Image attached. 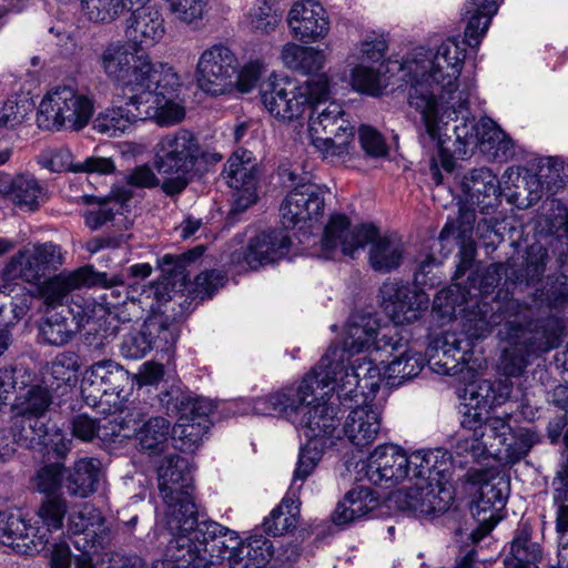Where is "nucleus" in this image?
<instances>
[{
    "label": "nucleus",
    "instance_id": "obj_16",
    "mask_svg": "<svg viewBox=\"0 0 568 568\" xmlns=\"http://www.w3.org/2000/svg\"><path fill=\"white\" fill-rule=\"evenodd\" d=\"M379 306L396 325L418 320L428 307V296L423 290L395 280L383 283L378 293Z\"/></svg>",
    "mask_w": 568,
    "mask_h": 568
},
{
    "label": "nucleus",
    "instance_id": "obj_49",
    "mask_svg": "<svg viewBox=\"0 0 568 568\" xmlns=\"http://www.w3.org/2000/svg\"><path fill=\"white\" fill-rule=\"evenodd\" d=\"M140 2L141 0H81V10L92 22L110 23Z\"/></svg>",
    "mask_w": 568,
    "mask_h": 568
},
{
    "label": "nucleus",
    "instance_id": "obj_31",
    "mask_svg": "<svg viewBox=\"0 0 568 568\" xmlns=\"http://www.w3.org/2000/svg\"><path fill=\"white\" fill-rule=\"evenodd\" d=\"M323 393H317V400L308 404L301 419L298 426L304 430V435L308 439L331 438L334 437L339 419L337 418V410L334 406L328 405L322 398L327 388L322 389Z\"/></svg>",
    "mask_w": 568,
    "mask_h": 568
},
{
    "label": "nucleus",
    "instance_id": "obj_22",
    "mask_svg": "<svg viewBox=\"0 0 568 568\" xmlns=\"http://www.w3.org/2000/svg\"><path fill=\"white\" fill-rule=\"evenodd\" d=\"M223 179L234 190V210L244 211L257 199V174L246 151L234 152L227 160L223 170Z\"/></svg>",
    "mask_w": 568,
    "mask_h": 568
},
{
    "label": "nucleus",
    "instance_id": "obj_29",
    "mask_svg": "<svg viewBox=\"0 0 568 568\" xmlns=\"http://www.w3.org/2000/svg\"><path fill=\"white\" fill-rule=\"evenodd\" d=\"M291 240L283 230L263 232L250 241L244 260L252 270L281 260L287 252Z\"/></svg>",
    "mask_w": 568,
    "mask_h": 568
},
{
    "label": "nucleus",
    "instance_id": "obj_62",
    "mask_svg": "<svg viewBox=\"0 0 568 568\" xmlns=\"http://www.w3.org/2000/svg\"><path fill=\"white\" fill-rule=\"evenodd\" d=\"M170 12L181 22L197 24L204 18L210 0H165Z\"/></svg>",
    "mask_w": 568,
    "mask_h": 568
},
{
    "label": "nucleus",
    "instance_id": "obj_13",
    "mask_svg": "<svg viewBox=\"0 0 568 568\" xmlns=\"http://www.w3.org/2000/svg\"><path fill=\"white\" fill-rule=\"evenodd\" d=\"M281 175L295 185L280 206L281 222L285 229L295 227L322 215L324 194L316 184L298 181L297 174L290 168L281 169Z\"/></svg>",
    "mask_w": 568,
    "mask_h": 568
},
{
    "label": "nucleus",
    "instance_id": "obj_57",
    "mask_svg": "<svg viewBox=\"0 0 568 568\" xmlns=\"http://www.w3.org/2000/svg\"><path fill=\"white\" fill-rule=\"evenodd\" d=\"M425 364L423 355L418 352H405L400 356L394 358L386 367L385 374L392 384H400L405 379L417 376Z\"/></svg>",
    "mask_w": 568,
    "mask_h": 568
},
{
    "label": "nucleus",
    "instance_id": "obj_24",
    "mask_svg": "<svg viewBox=\"0 0 568 568\" xmlns=\"http://www.w3.org/2000/svg\"><path fill=\"white\" fill-rule=\"evenodd\" d=\"M287 24L294 38L315 42L329 31V20L323 6L313 0L296 1L287 13Z\"/></svg>",
    "mask_w": 568,
    "mask_h": 568
},
{
    "label": "nucleus",
    "instance_id": "obj_30",
    "mask_svg": "<svg viewBox=\"0 0 568 568\" xmlns=\"http://www.w3.org/2000/svg\"><path fill=\"white\" fill-rule=\"evenodd\" d=\"M381 412L374 405L357 406L349 412L343 425L346 438L354 446L363 448L377 438L381 430Z\"/></svg>",
    "mask_w": 568,
    "mask_h": 568
},
{
    "label": "nucleus",
    "instance_id": "obj_2",
    "mask_svg": "<svg viewBox=\"0 0 568 568\" xmlns=\"http://www.w3.org/2000/svg\"><path fill=\"white\" fill-rule=\"evenodd\" d=\"M462 432L454 446L455 454L465 458L459 466L494 455L507 464H516L539 442L531 429L513 428L509 417H484L477 408H467L460 419Z\"/></svg>",
    "mask_w": 568,
    "mask_h": 568
},
{
    "label": "nucleus",
    "instance_id": "obj_9",
    "mask_svg": "<svg viewBox=\"0 0 568 568\" xmlns=\"http://www.w3.org/2000/svg\"><path fill=\"white\" fill-rule=\"evenodd\" d=\"M98 64L106 79L124 92L141 85L155 65L145 52L134 51L122 41L106 44L98 57Z\"/></svg>",
    "mask_w": 568,
    "mask_h": 568
},
{
    "label": "nucleus",
    "instance_id": "obj_61",
    "mask_svg": "<svg viewBox=\"0 0 568 568\" xmlns=\"http://www.w3.org/2000/svg\"><path fill=\"white\" fill-rule=\"evenodd\" d=\"M115 200H103L99 202V207L95 210L88 211L84 215L85 224L97 230L106 222L111 221L114 216L115 206L123 204L132 197V192L126 189H121L113 192Z\"/></svg>",
    "mask_w": 568,
    "mask_h": 568
},
{
    "label": "nucleus",
    "instance_id": "obj_45",
    "mask_svg": "<svg viewBox=\"0 0 568 568\" xmlns=\"http://www.w3.org/2000/svg\"><path fill=\"white\" fill-rule=\"evenodd\" d=\"M13 404L11 405L12 416L26 418H42L52 404V395L48 387L32 385L28 388H19Z\"/></svg>",
    "mask_w": 568,
    "mask_h": 568
},
{
    "label": "nucleus",
    "instance_id": "obj_37",
    "mask_svg": "<svg viewBox=\"0 0 568 568\" xmlns=\"http://www.w3.org/2000/svg\"><path fill=\"white\" fill-rule=\"evenodd\" d=\"M273 556L271 540L262 535H252L245 540L240 538L239 545L227 556L229 568H264Z\"/></svg>",
    "mask_w": 568,
    "mask_h": 568
},
{
    "label": "nucleus",
    "instance_id": "obj_47",
    "mask_svg": "<svg viewBox=\"0 0 568 568\" xmlns=\"http://www.w3.org/2000/svg\"><path fill=\"white\" fill-rule=\"evenodd\" d=\"M497 3L494 0H469L466 4L468 22L465 29V38L469 47L479 44L480 38L486 33L491 17L497 12Z\"/></svg>",
    "mask_w": 568,
    "mask_h": 568
},
{
    "label": "nucleus",
    "instance_id": "obj_33",
    "mask_svg": "<svg viewBox=\"0 0 568 568\" xmlns=\"http://www.w3.org/2000/svg\"><path fill=\"white\" fill-rule=\"evenodd\" d=\"M369 244L368 264L381 274H387L397 270L405 258V245L396 235H381L375 227V234Z\"/></svg>",
    "mask_w": 568,
    "mask_h": 568
},
{
    "label": "nucleus",
    "instance_id": "obj_36",
    "mask_svg": "<svg viewBox=\"0 0 568 568\" xmlns=\"http://www.w3.org/2000/svg\"><path fill=\"white\" fill-rule=\"evenodd\" d=\"M40 164L51 172H88L108 174L114 170V163L108 158H88L73 164L72 154L67 149L49 150L40 155Z\"/></svg>",
    "mask_w": 568,
    "mask_h": 568
},
{
    "label": "nucleus",
    "instance_id": "obj_7",
    "mask_svg": "<svg viewBox=\"0 0 568 568\" xmlns=\"http://www.w3.org/2000/svg\"><path fill=\"white\" fill-rule=\"evenodd\" d=\"M322 368V383L327 390L337 392L339 396H356L357 389L364 394L365 389L374 390L379 386V368L366 357L349 362L345 349L333 346L318 362Z\"/></svg>",
    "mask_w": 568,
    "mask_h": 568
},
{
    "label": "nucleus",
    "instance_id": "obj_26",
    "mask_svg": "<svg viewBox=\"0 0 568 568\" xmlns=\"http://www.w3.org/2000/svg\"><path fill=\"white\" fill-rule=\"evenodd\" d=\"M460 187L465 203L478 207L481 213H489L499 203V181L489 169L471 170L464 175Z\"/></svg>",
    "mask_w": 568,
    "mask_h": 568
},
{
    "label": "nucleus",
    "instance_id": "obj_43",
    "mask_svg": "<svg viewBox=\"0 0 568 568\" xmlns=\"http://www.w3.org/2000/svg\"><path fill=\"white\" fill-rule=\"evenodd\" d=\"M378 328L377 318L371 314L353 316L347 325L344 346L339 348L345 349L346 355L371 349L377 344Z\"/></svg>",
    "mask_w": 568,
    "mask_h": 568
},
{
    "label": "nucleus",
    "instance_id": "obj_52",
    "mask_svg": "<svg viewBox=\"0 0 568 568\" xmlns=\"http://www.w3.org/2000/svg\"><path fill=\"white\" fill-rule=\"evenodd\" d=\"M10 432L13 439L26 448L42 446L49 435L42 418H26L19 416L11 417Z\"/></svg>",
    "mask_w": 568,
    "mask_h": 568
},
{
    "label": "nucleus",
    "instance_id": "obj_28",
    "mask_svg": "<svg viewBox=\"0 0 568 568\" xmlns=\"http://www.w3.org/2000/svg\"><path fill=\"white\" fill-rule=\"evenodd\" d=\"M141 414L139 412H130L124 417H115L106 420L104 425H100L97 419L91 418L87 414H80L72 418L71 430L72 435L83 442H91L95 437L106 440L111 437L130 438L131 433L122 429L124 426L129 427L131 422L134 425L141 420Z\"/></svg>",
    "mask_w": 568,
    "mask_h": 568
},
{
    "label": "nucleus",
    "instance_id": "obj_19",
    "mask_svg": "<svg viewBox=\"0 0 568 568\" xmlns=\"http://www.w3.org/2000/svg\"><path fill=\"white\" fill-rule=\"evenodd\" d=\"M114 286L122 285L124 281L115 275L108 281L105 273H98L92 266L79 267L73 272L60 273L39 286V296L47 305H61L69 295L83 286L93 285Z\"/></svg>",
    "mask_w": 568,
    "mask_h": 568
},
{
    "label": "nucleus",
    "instance_id": "obj_35",
    "mask_svg": "<svg viewBox=\"0 0 568 568\" xmlns=\"http://www.w3.org/2000/svg\"><path fill=\"white\" fill-rule=\"evenodd\" d=\"M516 298H506L504 302L496 301L495 306L487 304L478 305L477 311L469 312L466 315L464 331L469 338L478 339L485 337L493 326L505 327L509 320L515 316L505 312L506 305Z\"/></svg>",
    "mask_w": 568,
    "mask_h": 568
},
{
    "label": "nucleus",
    "instance_id": "obj_41",
    "mask_svg": "<svg viewBox=\"0 0 568 568\" xmlns=\"http://www.w3.org/2000/svg\"><path fill=\"white\" fill-rule=\"evenodd\" d=\"M101 475V463L95 458H81L69 469L64 479L68 494L85 498L97 490Z\"/></svg>",
    "mask_w": 568,
    "mask_h": 568
},
{
    "label": "nucleus",
    "instance_id": "obj_11",
    "mask_svg": "<svg viewBox=\"0 0 568 568\" xmlns=\"http://www.w3.org/2000/svg\"><path fill=\"white\" fill-rule=\"evenodd\" d=\"M166 505L164 511L165 527L171 535L164 556L169 560H183L190 556L194 532L201 521L197 520V510L191 494L179 495L173 498H162Z\"/></svg>",
    "mask_w": 568,
    "mask_h": 568
},
{
    "label": "nucleus",
    "instance_id": "obj_20",
    "mask_svg": "<svg viewBox=\"0 0 568 568\" xmlns=\"http://www.w3.org/2000/svg\"><path fill=\"white\" fill-rule=\"evenodd\" d=\"M416 481L399 494L398 503L418 516H432L445 513L453 503V494L444 484L429 481L424 477H414Z\"/></svg>",
    "mask_w": 568,
    "mask_h": 568
},
{
    "label": "nucleus",
    "instance_id": "obj_58",
    "mask_svg": "<svg viewBox=\"0 0 568 568\" xmlns=\"http://www.w3.org/2000/svg\"><path fill=\"white\" fill-rule=\"evenodd\" d=\"M474 294L471 290L462 288L458 283L442 288L434 297L433 311L443 318H452L458 306L467 303Z\"/></svg>",
    "mask_w": 568,
    "mask_h": 568
},
{
    "label": "nucleus",
    "instance_id": "obj_39",
    "mask_svg": "<svg viewBox=\"0 0 568 568\" xmlns=\"http://www.w3.org/2000/svg\"><path fill=\"white\" fill-rule=\"evenodd\" d=\"M428 364L438 374L454 375L458 364L464 359L462 342L454 333L437 337L427 348Z\"/></svg>",
    "mask_w": 568,
    "mask_h": 568
},
{
    "label": "nucleus",
    "instance_id": "obj_4",
    "mask_svg": "<svg viewBox=\"0 0 568 568\" xmlns=\"http://www.w3.org/2000/svg\"><path fill=\"white\" fill-rule=\"evenodd\" d=\"M505 312L515 318L498 332L500 338L509 344L503 349L499 367L506 376L516 377L524 373L530 356L546 353L555 344L545 331L536 328L532 311L527 304L510 301Z\"/></svg>",
    "mask_w": 568,
    "mask_h": 568
},
{
    "label": "nucleus",
    "instance_id": "obj_55",
    "mask_svg": "<svg viewBox=\"0 0 568 568\" xmlns=\"http://www.w3.org/2000/svg\"><path fill=\"white\" fill-rule=\"evenodd\" d=\"M481 131L483 144L489 145L495 160L507 161L514 156V141L490 118H481Z\"/></svg>",
    "mask_w": 568,
    "mask_h": 568
},
{
    "label": "nucleus",
    "instance_id": "obj_60",
    "mask_svg": "<svg viewBox=\"0 0 568 568\" xmlns=\"http://www.w3.org/2000/svg\"><path fill=\"white\" fill-rule=\"evenodd\" d=\"M75 331V326L58 313L48 315L40 325L43 341L55 346L67 344Z\"/></svg>",
    "mask_w": 568,
    "mask_h": 568
},
{
    "label": "nucleus",
    "instance_id": "obj_1",
    "mask_svg": "<svg viewBox=\"0 0 568 568\" xmlns=\"http://www.w3.org/2000/svg\"><path fill=\"white\" fill-rule=\"evenodd\" d=\"M465 50L448 39L435 53L416 49L402 70L409 84L408 104L420 114L419 141L437 149L440 165L450 171L452 155L465 158L483 144L481 119L469 111V92L457 83Z\"/></svg>",
    "mask_w": 568,
    "mask_h": 568
},
{
    "label": "nucleus",
    "instance_id": "obj_10",
    "mask_svg": "<svg viewBox=\"0 0 568 568\" xmlns=\"http://www.w3.org/2000/svg\"><path fill=\"white\" fill-rule=\"evenodd\" d=\"M322 368L317 363L297 386L285 387L258 398L254 404L255 412L261 415L278 414L298 425L308 404L317 400V390L326 388L322 383Z\"/></svg>",
    "mask_w": 568,
    "mask_h": 568
},
{
    "label": "nucleus",
    "instance_id": "obj_53",
    "mask_svg": "<svg viewBox=\"0 0 568 568\" xmlns=\"http://www.w3.org/2000/svg\"><path fill=\"white\" fill-rule=\"evenodd\" d=\"M69 511L68 500L62 494L44 496L39 504L36 516L47 531H58L63 528Z\"/></svg>",
    "mask_w": 568,
    "mask_h": 568
},
{
    "label": "nucleus",
    "instance_id": "obj_51",
    "mask_svg": "<svg viewBox=\"0 0 568 568\" xmlns=\"http://www.w3.org/2000/svg\"><path fill=\"white\" fill-rule=\"evenodd\" d=\"M547 260L548 253L544 246L531 245L527 252L524 268L517 271L514 265H508L505 271V276L514 283L530 284L538 282L545 272Z\"/></svg>",
    "mask_w": 568,
    "mask_h": 568
},
{
    "label": "nucleus",
    "instance_id": "obj_18",
    "mask_svg": "<svg viewBox=\"0 0 568 568\" xmlns=\"http://www.w3.org/2000/svg\"><path fill=\"white\" fill-rule=\"evenodd\" d=\"M61 260L60 248L52 243L26 247L10 258L2 274L8 281L20 278L28 283H36L50 268L60 265Z\"/></svg>",
    "mask_w": 568,
    "mask_h": 568
},
{
    "label": "nucleus",
    "instance_id": "obj_5",
    "mask_svg": "<svg viewBox=\"0 0 568 568\" xmlns=\"http://www.w3.org/2000/svg\"><path fill=\"white\" fill-rule=\"evenodd\" d=\"M329 95L327 80V93L318 99H312L310 104V136L312 144L324 159L345 162L354 149L355 126L338 102H327Z\"/></svg>",
    "mask_w": 568,
    "mask_h": 568
},
{
    "label": "nucleus",
    "instance_id": "obj_54",
    "mask_svg": "<svg viewBox=\"0 0 568 568\" xmlns=\"http://www.w3.org/2000/svg\"><path fill=\"white\" fill-rule=\"evenodd\" d=\"M135 121L132 110L116 106L100 113L93 122V129L109 136H119L129 130Z\"/></svg>",
    "mask_w": 568,
    "mask_h": 568
},
{
    "label": "nucleus",
    "instance_id": "obj_64",
    "mask_svg": "<svg viewBox=\"0 0 568 568\" xmlns=\"http://www.w3.org/2000/svg\"><path fill=\"white\" fill-rule=\"evenodd\" d=\"M153 344V337H151L145 322L140 331L132 332L123 338L121 353L126 358L138 359L145 356Z\"/></svg>",
    "mask_w": 568,
    "mask_h": 568
},
{
    "label": "nucleus",
    "instance_id": "obj_40",
    "mask_svg": "<svg viewBox=\"0 0 568 568\" xmlns=\"http://www.w3.org/2000/svg\"><path fill=\"white\" fill-rule=\"evenodd\" d=\"M413 477H424L429 481L440 483L450 474L454 459L452 454L443 448L418 450L413 453Z\"/></svg>",
    "mask_w": 568,
    "mask_h": 568
},
{
    "label": "nucleus",
    "instance_id": "obj_23",
    "mask_svg": "<svg viewBox=\"0 0 568 568\" xmlns=\"http://www.w3.org/2000/svg\"><path fill=\"white\" fill-rule=\"evenodd\" d=\"M128 377V372L111 359H103L85 372L81 383V393L88 404L98 405L103 396L119 395L122 384Z\"/></svg>",
    "mask_w": 568,
    "mask_h": 568
},
{
    "label": "nucleus",
    "instance_id": "obj_44",
    "mask_svg": "<svg viewBox=\"0 0 568 568\" xmlns=\"http://www.w3.org/2000/svg\"><path fill=\"white\" fill-rule=\"evenodd\" d=\"M513 390V383L508 379H481L467 388L470 403L465 407L481 408L499 406L508 400Z\"/></svg>",
    "mask_w": 568,
    "mask_h": 568
},
{
    "label": "nucleus",
    "instance_id": "obj_59",
    "mask_svg": "<svg viewBox=\"0 0 568 568\" xmlns=\"http://www.w3.org/2000/svg\"><path fill=\"white\" fill-rule=\"evenodd\" d=\"M80 369L79 356L73 352L58 354L51 362L49 374L55 383L57 388L62 385L72 386L77 383Z\"/></svg>",
    "mask_w": 568,
    "mask_h": 568
},
{
    "label": "nucleus",
    "instance_id": "obj_21",
    "mask_svg": "<svg viewBox=\"0 0 568 568\" xmlns=\"http://www.w3.org/2000/svg\"><path fill=\"white\" fill-rule=\"evenodd\" d=\"M166 32L165 19L156 6H142L131 10L126 19L125 37L128 44L143 52L162 41Z\"/></svg>",
    "mask_w": 568,
    "mask_h": 568
},
{
    "label": "nucleus",
    "instance_id": "obj_14",
    "mask_svg": "<svg viewBox=\"0 0 568 568\" xmlns=\"http://www.w3.org/2000/svg\"><path fill=\"white\" fill-rule=\"evenodd\" d=\"M237 70V59L233 51L222 44L204 50L196 64V82L200 89L211 95H222L232 91L233 77Z\"/></svg>",
    "mask_w": 568,
    "mask_h": 568
},
{
    "label": "nucleus",
    "instance_id": "obj_8",
    "mask_svg": "<svg viewBox=\"0 0 568 568\" xmlns=\"http://www.w3.org/2000/svg\"><path fill=\"white\" fill-rule=\"evenodd\" d=\"M93 101L72 87H58L42 99L37 122L44 130L68 129L79 131L91 120Z\"/></svg>",
    "mask_w": 568,
    "mask_h": 568
},
{
    "label": "nucleus",
    "instance_id": "obj_27",
    "mask_svg": "<svg viewBox=\"0 0 568 568\" xmlns=\"http://www.w3.org/2000/svg\"><path fill=\"white\" fill-rule=\"evenodd\" d=\"M38 528L28 526L19 515L0 511V544L21 555H32L44 548L48 540L37 536Z\"/></svg>",
    "mask_w": 568,
    "mask_h": 568
},
{
    "label": "nucleus",
    "instance_id": "obj_46",
    "mask_svg": "<svg viewBox=\"0 0 568 568\" xmlns=\"http://www.w3.org/2000/svg\"><path fill=\"white\" fill-rule=\"evenodd\" d=\"M541 558L540 545L531 540L527 528H523L517 530L504 564L507 568H539L538 562Z\"/></svg>",
    "mask_w": 568,
    "mask_h": 568
},
{
    "label": "nucleus",
    "instance_id": "obj_34",
    "mask_svg": "<svg viewBox=\"0 0 568 568\" xmlns=\"http://www.w3.org/2000/svg\"><path fill=\"white\" fill-rule=\"evenodd\" d=\"M0 195L9 199L21 209L34 211L43 199V189L31 175L10 176L0 174Z\"/></svg>",
    "mask_w": 568,
    "mask_h": 568
},
{
    "label": "nucleus",
    "instance_id": "obj_25",
    "mask_svg": "<svg viewBox=\"0 0 568 568\" xmlns=\"http://www.w3.org/2000/svg\"><path fill=\"white\" fill-rule=\"evenodd\" d=\"M240 537L236 531L213 520H204L194 532L192 546L196 552L206 556L209 560L222 562L227 560L230 552L239 545Z\"/></svg>",
    "mask_w": 568,
    "mask_h": 568
},
{
    "label": "nucleus",
    "instance_id": "obj_3",
    "mask_svg": "<svg viewBox=\"0 0 568 568\" xmlns=\"http://www.w3.org/2000/svg\"><path fill=\"white\" fill-rule=\"evenodd\" d=\"M181 80L169 64L160 63L149 72L141 85L129 87L126 105L134 108L136 120H153L159 125L169 126L181 122L185 110L178 102Z\"/></svg>",
    "mask_w": 568,
    "mask_h": 568
},
{
    "label": "nucleus",
    "instance_id": "obj_42",
    "mask_svg": "<svg viewBox=\"0 0 568 568\" xmlns=\"http://www.w3.org/2000/svg\"><path fill=\"white\" fill-rule=\"evenodd\" d=\"M378 506V498L369 487L358 486L349 490L332 515L336 525H344L365 516Z\"/></svg>",
    "mask_w": 568,
    "mask_h": 568
},
{
    "label": "nucleus",
    "instance_id": "obj_17",
    "mask_svg": "<svg viewBox=\"0 0 568 568\" xmlns=\"http://www.w3.org/2000/svg\"><path fill=\"white\" fill-rule=\"evenodd\" d=\"M413 454L407 456L396 446H379L369 455L359 473L374 485L389 488L406 478L413 479Z\"/></svg>",
    "mask_w": 568,
    "mask_h": 568
},
{
    "label": "nucleus",
    "instance_id": "obj_50",
    "mask_svg": "<svg viewBox=\"0 0 568 568\" xmlns=\"http://www.w3.org/2000/svg\"><path fill=\"white\" fill-rule=\"evenodd\" d=\"M300 506L291 497L283 498L282 503L264 519L263 531L271 536H281L295 529L298 521Z\"/></svg>",
    "mask_w": 568,
    "mask_h": 568
},
{
    "label": "nucleus",
    "instance_id": "obj_32",
    "mask_svg": "<svg viewBox=\"0 0 568 568\" xmlns=\"http://www.w3.org/2000/svg\"><path fill=\"white\" fill-rule=\"evenodd\" d=\"M159 490L162 498L189 495L192 491V476L189 463L178 455L163 458L158 468Z\"/></svg>",
    "mask_w": 568,
    "mask_h": 568
},
{
    "label": "nucleus",
    "instance_id": "obj_6",
    "mask_svg": "<svg viewBox=\"0 0 568 568\" xmlns=\"http://www.w3.org/2000/svg\"><path fill=\"white\" fill-rule=\"evenodd\" d=\"M327 93V75L317 73L303 84L276 77H270L261 85V101L271 116L282 123H291L301 119L311 104Z\"/></svg>",
    "mask_w": 568,
    "mask_h": 568
},
{
    "label": "nucleus",
    "instance_id": "obj_63",
    "mask_svg": "<svg viewBox=\"0 0 568 568\" xmlns=\"http://www.w3.org/2000/svg\"><path fill=\"white\" fill-rule=\"evenodd\" d=\"M567 179L568 173L565 170L564 162L554 158L547 159L546 162L539 166L538 174L530 176L532 184H536V186L546 184L548 190L562 186Z\"/></svg>",
    "mask_w": 568,
    "mask_h": 568
},
{
    "label": "nucleus",
    "instance_id": "obj_48",
    "mask_svg": "<svg viewBox=\"0 0 568 568\" xmlns=\"http://www.w3.org/2000/svg\"><path fill=\"white\" fill-rule=\"evenodd\" d=\"M281 58L288 69L303 74L317 73L326 61L323 51L296 43H286L282 49Z\"/></svg>",
    "mask_w": 568,
    "mask_h": 568
},
{
    "label": "nucleus",
    "instance_id": "obj_15",
    "mask_svg": "<svg viewBox=\"0 0 568 568\" xmlns=\"http://www.w3.org/2000/svg\"><path fill=\"white\" fill-rule=\"evenodd\" d=\"M375 234V226L361 224L352 226L349 219L344 214H334L325 226L321 240V255L324 258L349 256L363 250L367 240Z\"/></svg>",
    "mask_w": 568,
    "mask_h": 568
},
{
    "label": "nucleus",
    "instance_id": "obj_56",
    "mask_svg": "<svg viewBox=\"0 0 568 568\" xmlns=\"http://www.w3.org/2000/svg\"><path fill=\"white\" fill-rule=\"evenodd\" d=\"M250 27L258 33L268 34L277 28L282 19L278 6L268 0H256L248 12Z\"/></svg>",
    "mask_w": 568,
    "mask_h": 568
},
{
    "label": "nucleus",
    "instance_id": "obj_12",
    "mask_svg": "<svg viewBox=\"0 0 568 568\" xmlns=\"http://www.w3.org/2000/svg\"><path fill=\"white\" fill-rule=\"evenodd\" d=\"M201 155L195 135L187 130H178L158 141L153 164L160 174H190Z\"/></svg>",
    "mask_w": 568,
    "mask_h": 568
},
{
    "label": "nucleus",
    "instance_id": "obj_38",
    "mask_svg": "<svg viewBox=\"0 0 568 568\" xmlns=\"http://www.w3.org/2000/svg\"><path fill=\"white\" fill-rule=\"evenodd\" d=\"M132 412H139L142 416L141 420L135 425L134 422H131L129 427L124 426L122 433L130 432L131 436L136 435L142 450L149 452L150 454L161 453L169 439L170 422L160 416L151 417L145 420V414L140 409H133Z\"/></svg>",
    "mask_w": 568,
    "mask_h": 568
}]
</instances>
